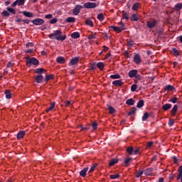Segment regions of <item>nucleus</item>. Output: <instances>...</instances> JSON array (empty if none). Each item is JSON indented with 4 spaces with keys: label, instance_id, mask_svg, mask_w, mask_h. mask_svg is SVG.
Returning a JSON list of instances; mask_svg holds the SVG:
<instances>
[{
    "label": "nucleus",
    "instance_id": "nucleus-1",
    "mask_svg": "<svg viewBox=\"0 0 182 182\" xmlns=\"http://www.w3.org/2000/svg\"><path fill=\"white\" fill-rule=\"evenodd\" d=\"M50 39H56V41H65L66 39V35L62 36V31L57 30L49 36Z\"/></svg>",
    "mask_w": 182,
    "mask_h": 182
},
{
    "label": "nucleus",
    "instance_id": "nucleus-2",
    "mask_svg": "<svg viewBox=\"0 0 182 182\" xmlns=\"http://www.w3.org/2000/svg\"><path fill=\"white\" fill-rule=\"evenodd\" d=\"M28 68H31L32 65H39V60L35 58H28L26 60Z\"/></svg>",
    "mask_w": 182,
    "mask_h": 182
},
{
    "label": "nucleus",
    "instance_id": "nucleus-3",
    "mask_svg": "<svg viewBox=\"0 0 182 182\" xmlns=\"http://www.w3.org/2000/svg\"><path fill=\"white\" fill-rule=\"evenodd\" d=\"M97 6V4L96 3H92V2H87L84 4V8H86L87 9H93Z\"/></svg>",
    "mask_w": 182,
    "mask_h": 182
},
{
    "label": "nucleus",
    "instance_id": "nucleus-4",
    "mask_svg": "<svg viewBox=\"0 0 182 182\" xmlns=\"http://www.w3.org/2000/svg\"><path fill=\"white\" fill-rule=\"evenodd\" d=\"M80 9H83V6L77 5L73 10V15H79L80 14Z\"/></svg>",
    "mask_w": 182,
    "mask_h": 182
},
{
    "label": "nucleus",
    "instance_id": "nucleus-5",
    "mask_svg": "<svg viewBox=\"0 0 182 182\" xmlns=\"http://www.w3.org/2000/svg\"><path fill=\"white\" fill-rule=\"evenodd\" d=\"M32 23L34 25L39 26V25H43V23H45V21H43V19L42 18H36L32 21Z\"/></svg>",
    "mask_w": 182,
    "mask_h": 182
},
{
    "label": "nucleus",
    "instance_id": "nucleus-6",
    "mask_svg": "<svg viewBox=\"0 0 182 182\" xmlns=\"http://www.w3.org/2000/svg\"><path fill=\"white\" fill-rule=\"evenodd\" d=\"M134 62L136 65H140L141 63V57L139 54H136L134 57Z\"/></svg>",
    "mask_w": 182,
    "mask_h": 182
},
{
    "label": "nucleus",
    "instance_id": "nucleus-7",
    "mask_svg": "<svg viewBox=\"0 0 182 182\" xmlns=\"http://www.w3.org/2000/svg\"><path fill=\"white\" fill-rule=\"evenodd\" d=\"M111 28H112V29L115 31V32H118V33L122 32V31H124V29H125L124 26H119V27L112 26Z\"/></svg>",
    "mask_w": 182,
    "mask_h": 182
},
{
    "label": "nucleus",
    "instance_id": "nucleus-8",
    "mask_svg": "<svg viewBox=\"0 0 182 182\" xmlns=\"http://www.w3.org/2000/svg\"><path fill=\"white\" fill-rule=\"evenodd\" d=\"M35 80L38 83H42L43 82V75H38L36 76Z\"/></svg>",
    "mask_w": 182,
    "mask_h": 182
},
{
    "label": "nucleus",
    "instance_id": "nucleus-9",
    "mask_svg": "<svg viewBox=\"0 0 182 182\" xmlns=\"http://www.w3.org/2000/svg\"><path fill=\"white\" fill-rule=\"evenodd\" d=\"M89 170V168L85 167L82 170L80 171V176L81 177H86V173H87V171Z\"/></svg>",
    "mask_w": 182,
    "mask_h": 182
},
{
    "label": "nucleus",
    "instance_id": "nucleus-10",
    "mask_svg": "<svg viewBox=\"0 0 182 182\" xmlns=\"http://www.w3.org/2000/svg\"><path fill=\"white\" fill-rule=\"evenodd\" d=\"M151 173H153V168H148L144 171V174H145V176H151Z\"/></svg>",
    "mask_w": 182,
    "mask_h": 182
},
{
    "label": "nucleus",
    "instance_id": "nucleus-11",
    "mask_svg": "<svg viewBox=\"0 0 182 182\" xmlns=\"http://www.w3.org/2000/svg\"><path fill=\"white\" fill-rule=\"evenodd\" d=\"M112 85L114 86H122L123 82L121 80H117L112 82Z\"/></svg>",
    "mask_w": 182,
    "mask_h": 182
},
{
    "label": "nucleus",
    "instance_id": "nucleus-12",
    "mask_svg": "<svg viewBox=\"0 0 182 182\" xmlns=\"http://www.w3.org/2000/svg\"><path fill=\"white\" fill-rule=\"evenodd\" d=\"M137 73V70H132L129 72L128 75L129 77H134Z\"/></svg>",
    "mask_w": 182,
    "mask_h": 182
},
{
    "label": "nucleus",
    "instance_id": "nucleus-13",
    "mask_svg": "<svg viewBox=\"0 0 182 182\" xmlns=\"http://www.w3.org/2000/svg\"><path fill=\"white\" fill-rule=\"evenodd\" d=\"M71 38L73 39H77L78 38H80V34L79 32H74L71 34Z\"/></svg>",
    "mask_w": 182,
    "mask_h": 182
},
{
    "label": "nucleus",
    "instance_id": "nucleus-14",
    "mask_svg": "<svg viewBox=\"0 0 182 182\" xmlns=\"http://www.w3.org/2000/svg\"><path fill=\"white\" fill-rule=\"evenodd\" d=\"M77 62H79V58H73V59L70 60V65H77Z\"/></svg>",
    "mask_w": 182,
    "mask_h": 182
},
{
    "label": "nucleus",
    "instance_id": "nucleus-15",
    "mask_svg": "<svg viewBox=\"0 0 182 182\" xmlns=\"http://www.w3.org/2000/svg\"><path fill=\"white\" fill-rule=\"evenodd\" d=\"M156 21H148L147 22V26L148 28H154V26H156Z\"/></svg>",
    "mask_w": 182,
    "mask_h": 182
},
{
    "label": "nucleus",
    "instance_id": "nucleus-16",
    "mask_svg": "<svg viewBox=\"0 0 182 182\" xmlns=\"http://www.w3.org/2000/svg\"><path fill=\"white\" fill-rule=\"evenodd\" d=\"M117 163H119V159H113L109 161V166H114V164H117Z\"/></svg>",
    "mask_w": 182,
    "mask_h": 182
},
{
    "label": "nucleus",
    "instance_id": "nucleus-17",
    "mask_svg": "<svg viewBox=\"0 0 182 182\" xmlns=\"http://www.w3.org/2000/svg\"><path fill=\"white\" fill-rule=\"evenodd\" d=\"M78 129H80V132H86V130H89L90 129V127L89 125L86 127H83L82 125L78 127Z\"/></svg>",
    "mask_w": 182,
    "mask_h": 182
},
{
    "label": "nucleus",
    "instance_id": "nucleus-18",
    "mask_svg": "<svg viewBox=\"0 0 182 182\" xmlns=\"http://www.w3.org/2000/svg\"><path fill=\"white\" fill-rule=\"evenodd\" d=\"M56 61L58 62V63H60V64H63L65 63V62H66V60L63 57L57 58Z\"/></svg>",
    "mask_w": 182,
    "mask_h": 182
},
{
    "label": "nucleus",
    "instance_id": "nucleus-19",
    "mask_svg": "<svg viewBox=\"0 0 182 182\" xmlns=\"http://www.w3.org/2000/svg\"><path fill=\"white\" fill-rule=\"evenodd\" d=\"M177 109H178V107L177 105H174L171 112L172 116H176V113H177Z\"/></svg>",
    "mask_w": 182,
    "mask_h": 182
},
{
    "label": "nucleus",
    "instance_id": "nucleus-20",
    "mask_svg": "<svg viewBox=\"0 0 182 182\" xmlns=\"http://www.w3.org/2000/svg\"><path fill=\"white\" fill-rule=\"evenodd\" d=\"M23 15H24V16H27V18H32V16H33V14L28 11H23Z\"/></svg>",
    "mask_w": 182,
    "mask_h": 182
},
{
    "label": "nucleus",
    "instance_id": "nucleus-21",
    "mask_svg": "<svg viewBox=\"0 0 182 182\" xmlns=\"http://www.w3.org/2000/svg\"><path fill=\"white\" fill-rule=\"evenodd\" d=\"M143 106H144V100H139L137 103L136 107L140 109V108L143 107Z\"/></svg>",
    "mask_w": 182,
    "mask_h": 182
},
{
    "label": "nucleus",
    "instance_id": "nucleus-22",
    "mask_svg": "<svg viewBox=\"0 0 182 182\" xmlns=\"http://www.w3.org/2000/svg\"><path fill=\"white\" fill-rule=\"evenodd\" d=\"M162 109H163V110L167 111L169 109H171V105L166 104V105H163Z\"/></svg>",
    "mask_w": 182,
    "mask_h": 182
},
{
    "label": "nucleus",
    "instance_id": "nucleus-23",
    "mask_svg": "<svg viewBox=\"0 0 182 182\" xmlns=\"http://www.w3.org/2000/svg\"><path fill=\"white\" fill-rule=\"evenodd\" d=\"M96 167H97V164H94L88 171L89 174L93 173V171H95L96 169Z\"/></svg>",
    "mask_w": 182,
    "mask_h": 182
},
{
    "label": "nucleus",
    "instance_id": "nucleus-24",
    "mask_svg": "<svg viewBox=\"0 0 182 182\" xmlns=\"http://www.w3.org/2000/svg\"><path fill=\"white\" fill-rule=\"evenodd\" d=\"M5 95L6 99H11V97H12V95L11 94V91H9V90H6Z\"/></svg>",
    "mask_w": 182,
    "mask_h": 182
},
{
    "label": "nucleus",
    "instance_id": "nucleus-25",
    "mask_svg": "<svg viewBox=\"0 0 182 182\" xmlns=\"http://www.w3.org/2000/svg\"><path fill=\"white\" fill-rule=\"evenodd\" d=\"M130 161H132V158H127L124 159V164L125 167H129V164H130Z\"/></svg>",
    "mask_w": 182,
    "mask_h": 182
},
{
    "label": "nucleus",
    "instance_id": "nucleus-26",
    "mask_svg": "<svg viewBox=\"0 0 182 182\" xmlns=\"http://www.w3.org/2000/svg\"><path fill=\"white\" fill-rule=\"evenodd\" d=\"M178 178L177 180H180V178L182 176V166H179L178 168Z\"/></svg>",
    "mask_w": 182,
    "mask_h": 182
},
{
    "label": "nucleus",
    "instance_id": "nucleus-27",
    "mask_svg": "<svg viewBox=\"0 0 182 182\" xmlns=\"http://www.w3.org/2000/svg\"><path fill=\"white\" fill-rule=\"evenodd\" d=\"M65 21L68 23L76 22V18H75L74 17H68L66 18Z\"/></svg>",
    "mask_w": 182,
    "mask_h": 182
},
{
    "label": "nucleus",
    "instance_id": "nucleus-28",
    "mask_svg": "<svg viewBox=\"0 0 182 182\" xmlns=\"http://www.w3.org/2000/svg\"><path fill=\"white\" fill-rule=\"evenodd\" d=\"M134 100L133 99H129L127 100L126 103L127 105H129V106H133V105H134Z\"/></svg>",
    "mask_w": 182,
    "mask_h": 182
},
{
    "label": "nucleus",
    "instance_id": "nucleus-29",
    "mask_svg": "<svg viewBox=\"0 0 182 182\" xmlns=\"http://www.w3.org/2000/svg\"><path fill=\"white\" fill-rule=\"evenodd\" d=\"M55 109V102L52 103L48 109L46 110L47 113H49V112Z\"/></svg>",
    "mask_w": 182,
    "mask_h": 182
},
{
    "label": "nucleus",
    "instance_id": "nucleus-30",
    "mask_svg": "<svg viewBox=\"0 0 182 182\" xmlns=\"http://www.w3.org/2000/svg\"><path fill=\"white\" fill-rule=\"evenodd\" d=\"M97 18L100 20V22H102V21H104L105 19V16L103 15V14H97Z\"/></svg>",
    "mask_w": 182,
    "mask_h": 182
},
{
    "label": "nucleus",
    "instance_id": "nucleus-31",
    "mask_svg": "<svg viewBox=\"0 0 182 182\" xmlns=\"http://www.w3.org/2000/svg\"><path fill=\"white\" fill-rule=\"evenodd\" d=\"M85 23L86 25H87L88 26H93V21H92V20L90 18H88L85 21Z\"/></svg>",
    "mask_w": 182,
    "mask_h": 182
},
{
    "label": "nucleus",
    "instance_id": "nucleus-32",
    "mask_svg": "<svg viewBox=\"0 0 182 182\" xmlns=\"http://www.w3.org/2000/svg\"><path fill=\"white\" fill-rule=\"evenodd\" d=\"M180 9H182V3L175 5V11H180Z\"/></svg>",
    "mask_w": 182,
    "mask_h": 182
},
{
    "label": "nucleus",
    "instance_id": "nucleus-33",
    "mask_svg": "<svg viewBox=\"0 0 182 182\" xmlns=\"http://www.w3.org/2000/svg\"><path fill=\"white\" fill-rule=\"evenodd\" d=\"M131 21H139V16H137V14H132L131 16Z\"/></svg>",
    "mask_w": 182,
    "mask_h": 182
},
{
    "label": "nucleus",
    "instance_id": "nucleus-34",
    "mask_svg": "<svg viewBox=\"0 0 182 182\" xmlns=\"http://www.w3.org/2000/svg\"><path fill=\"white\" fill-rule=\"evenodd\" d=\"M97 66L100 70H103V68H105V63H97Z\"/></svg>",
    "mask_w": 182,
    "mask_h": 182
},
{
    "label": "nucleus",
    "instance_id": "nucleus-35",
    "mask_svg": "<svg viewBox=\"0 0 182 182\" xmlns=\"http://www.w3.org/2000/svg\"><path fill=\"white\" fill-rule=\"evenodd\" d=\"M165 90L170 92L171 90H174V87L173 85H166L165 87Z\"/></svg>",
    "mask_w": 182,
    "mask_h": 182
},
{
    "label": "nucleus",
    "instance_id": "nucleus-36",
    "mask_svg": "<svg viewBox=\"0 0 182 182\" xmlns=\"http://www.w3.org/2000/svg\"><path fill=\"white\" fill-rule=\"evenodd\" d=\"M52 79H53V75H46L45 81L49 82V80H52Z\"/></svg>",
    "mask_w": 182,
    "mask_h": 182
},
{
    "label": "nucleus",
    "instance_id": "nucleus-37",
    "mask_svg": "<svg viewBox=\"0 0 182 182\" xmlns=\"http://www.w3.org/2000/svg\"><path fill=\"white\" fill-rule=\"evenodd\" d=\"M7 11L9 12H10V14H12V15H16V11H15V9L11 8V7H8Z\"/></svg>",
    "mask_w": 182,
    "mask_h": 182
},
{
    "label": "nucleus",
    "instance_id": "nucleus-38",
    "mask_svg": "<svg viewBox=\"0 0 182 182\" xmlns=\"http://www.w3.org/2000/svg\"><path fill=\"white\" fill-rule=\"evenodd\" d=\"M119 177H120L119 173L110 175L111 180H116V178H119Z\"/></svg>",
    "mask_w": 182,
    "mask_h": 182
},
{
    "label": "nucleus",
    "instance_id": "nucleus-39",
    "mask_svg": "<svg viewBox=\"0 0 182 182\" xmlns=\"http://www.w3.org/2000/svg\"><path fill=\"white\" fill-rule=\"evenodd\" d=\"M36 73H43V72H46V70L43 68H37L35 70Z\"/></svg>",
    "mask_w": 182,
    "mask_h": 182
},
{
    "label": "nucleus",
    "instance_id": "nucleus-40",
    "mask_svg": "<svg viewBox=\"0 0 182 182\" xmlns=\"http://www.w3.org/2000/svg\"><path fill=\"white\" fill-rule=\"evenodd\" d=\"M139 6H140V4L139 3H135L133 6H132V10L133 11H137L139 9Z\"/></svg>",
    "mask_w": 182,
    "mask_h": 182
},
{
    "label": "nucleus",
    "instance_id": "nucleus-41",
    "mask_svg": "<svg viewBox=\"0 0 182 182\" xmlns=\"http://www.w3.org/2000/svg\"><path fill=\"white\" fill-rule=\"evenodd\" d=\"M149 113L145 112L142 117V122H146V120H147V119H149Z\"/></svg>",
    "mask_w": 182,
    "mask_h": 182
},
{
    "label": "nucleus",
    "instance_id": "nucleus-42",
    "mask_svg": "<svg viewBox=\"0 0 182 182\" xmlns=\"http://www.w3.org/2000/svg\"><path fill=\"white\" fill-rule=\"evenodd\" d=\"M18 6H22L25 4V0H16Z\"/></svg>",
    "mask_w": 182,
    "mask_h": 182
},
{
    "label": "nucleus",
    "instance_id": "nucleus-43",
    "mask_svg": "<svg viewBox=\"0 0 182 182\" xmlns=\"http://www.w3.org/2000/svg\"><path fill=\"white\" fill-rule=\"evenodd\" d=\"M144 173V172L143 171H138L136 172V178H139V177L143 176V173Z\"/></svg>",
    "mask_w": 182,
    "mask_h": 182
},
{
    "label": "nucleus",
    "instance_id": "nucleus-44",
    "mask_svg": "<svg viewBox=\"0 0 182 182\" xmlns=\"http://www.w3.org/2000/svg\"><path fill=\"white\" fill-rule=\"evenodd\" d=\"M109 112L110 113V114H113V113H116V109H114V108H113L112 107L109 106Z\"/></svg>",
    "mask_w": 182,
    "mask_h": 182
},
{
    "label": "nucleus",
    "instance_id": "nucleus-45",
    "mask_svg": "<svg viewBox=\"0 0 182 182\" xmlns=\"http://www.w3.org/2000/svg\"><path fill=\"white\" fill-rule=\"evenodd\" d=\"M172 52H173L175 56H178V55H180V51H178L177 48H173Z\"/></svg>",
    "mask_w": 182,
    "mask_h": 182
},
{
    "label": "nucleus",
    "instance_id": "nucleus-46",
    "mask_svg": "<svg viewBox=\"0 0 182 182\" xmlns=\"http://www.w3.org/2000/svg\"><path fill=\"white\" fill-rule=\"evenodd\" d=\"M25 136V131H21L17 134V137H23Z\"/></svg>",
    "mask_w": 182,
    "mask_h": 182
},
{
    "label": "nucleus",
    "instance_id": "nucleus-47",
    "mask_svg": "<svg viewBox=\"0 0 182 182\" xmlns=\"http://www.w3.org/2000/svg\"><path fill=\"white\" fill-rule=\"evenodd\" d=\"M111 79H120V75L115 74L110 75Z\"/></svg>",
    "mask_w": 182,
    "mask_h": 182
},
{
    "label": "nucleus",
    "instance_id": "nucleus-48",
    "mask_svg": "<svg viewBox=\"0 0 182 182\" xmlns=\"http://www.w3.org/2000/svg\"><path fill=\"white\" fill-rule=\"evenodd\" d=\"M127 153H129V154H133V151H134L133 147H128L127 149Z\"/></svg>",
    "mask_w": 182,
    "mask_h": 182
},
{
    "label": "nucleus",
    "instance_id": "nucleus-49",
    "mask_svg": "<svg viewBox=\"0 0 182 182\" xmlns=\"http://www.w3.org/2000/svg\"><path fill=\"white\" fill-rule=\"evenodd\" d=\"M64 103H65V106L68 107L70 106V105H73V101H65Z\"/></svg>",
    "mask_w": 182,
    "mask_h": 182
},
{
    "label": "nucleus",
    "instance_id": "nucleus-50",
    "mask_svg": "<svg viewBox=\"0 0 182 182\" xmlns=\"http://www.w3.org/2000/svg\"><path fill=\"white\" fill-rule=\"evenodd\" d=\"M136 108H132L131 111L128 113V116H131V114H134V113H136Z\"/></svg>",
    "mask_w": 182,
    "mask_h": 182
},
{
    "label": "nucleus",
    "instance_id": "nucleus-51",
    "mask_svg": "<svg viewBox=\"0 0 182 182\" xmlns=\"http://www.w3.org/2000/svg\"><path fill=\"white\" fill-rule=\"evenodd\" d=\"M153 144H154V141H149L146 144V149H150V147H151V146H153Z\"/></svg>",
    "mask_w": 182,
    "mask_h": 182
},
{
    "label": "nucleus",
    "instance_id": "nucleus-52",
    "mask_svg": "<svg viewBox=\"0 0 182 182\" xmlns=\"http://www.w3.org/2000/svg\"><path fill=\"white\" fill-rule=\"evenodd\" d=\"M136 89H137V85L136 84L132 85V86L131 87L132 92H136Z\"/></svg>",
    "mask_w": 182,
    "mask_h": 182
},
{
    "label": "nucleus",
    "instance_id": "nucleus-53",
    "mask_svg": "<svg viewBox=\"0 0 182 182\" xmlns=\"http://www.w3.org/2000/svg\"><path fill=\"white\" fill-rule=\"evenodd\" d=\"M1 15H3V16H9V12L8 11H4L2 13H1Z\"/></svg>",
    "mask_w": 182,
    "mask_h": 182
},
{
    "label": "nucleus",
    "instance_id": "nucleus-54",
    "mask_svg": "<svg viewBox=\"0 0 182 182\" xmlns=\"http://www.w3.org/2000/svg\"><path fill=\"white\" fill-rule=\"evenodd\" d=\"M122 18H123V19H129V14L123 13Z\"/></svg>",
    "mask_w": 182,
    "mask_h": 182
},
{
    "label": "nucleus",
    "instance_id": "nucleus-55",
    "mask_svg": "<svg viewBox=\"0 0 182 182\" xmlns=\"http://www.w3.org/2000/svg\"><path fill=\"white\" fill-rule=\"evenodd\" d=\"M139 153H140V149L137 148L135 150L134 149L132 154L136 155V154H139Z\"/></svg>",
    "mask_w": 182,
    "mask_h": 182
},
{
    "label": "nucleus",
    "instance_id": "nucleus-56",
    "mask_svg": "<svg viewBox=\"0 0 182 182\" xmlns=\"http://www.w3.org/2000/svg\"><path fill=\"white\" fill-rule=\"evenodd\" d=\"M92 127H93L94 130H96L97 129V122H93L92 124Z\"/></svg>",
    "mask_w": 182,
    "mask_h": 182
},
{
    "label": "nucleus",
    "instance_id": "nucleus-57",
    "mask_svg": "<svg viewBox=\"0 0 182 182\" xmlns=\"http://www.w3.org/2000/svg\"><path fill=\"white\" fill-rule=\"evenodd\" d=\"M7 68H12V66H14V62L12 61H9L8 63H7Z\"/></svg>",
    "mask_w": 182,
    "mask_h": 182
},
{
    "label": "nucleus",
    "instance_id": "nucleus-58",
    "mask_svg": "<svg viewBox=\"0 0 182 182\" xmlns=\"http://www.w3.org/2000/svg\"><path fill=\"white\" fill-rule=\"evenodd\" d=\"M53 16V15H52V14H47L45 16V18L46 19H52Z\"/></svg>",
    "mask_w": 182,
    "mask_h": 182
},
{
    "label": "nucleus",
    "instance_id": "nucleus-59",
    "mask_svg": "<svg viewBox=\"0 0 182 182\" xmlns=\"http://www.w3.org/2000/svg\"><path fill=\"white\" fill-rule=\"evenodd\" d=\"M56 22H58V18H53L50 20V23L53 24V23H56Z\"/></svg>",
    "mask_w": 182,
    "mask_h": 182
},
{
    "label": "nucleus",
    "instance_id": "nucleus-60",
    "mask_svg": "<svg viewBox=\"0 0 182 182\" xmlns=\"http://www.w3.org/2000/svg\"><path fill=\"white\" fill-rule=\"evenodd\" d=\"M177 97H173V99L170 100V102H171L172 103H177Z\"/></svg>",
    "mask_w": 182,
    "mask_h": 182
},
{
    "label": "nucleus",
    "instance_id": "nucleus-61",
    "mask_svg": "<svg viewBox=\"0 0 182 182\" xmlns=\"http://www.w3.org/2000/svg\"><path fill=\"white\" fill-rule=\"evenodd\" d=\"M26 48H32L33 47V43H28L26 45Z\"/></svg>",
    "mask_w": 182,
    "mask_h": 182
},
{
    "label": "nucleus",
    "instance_id": "nucleus-62",
    "mask_svg": "<svg viewBox=\"0 0 182 182\" xmlns=\"http://www.w3.org/2000/svg\"><path fill=\"white\" fill-rule=\"evenodd\" d=\"M135 78L137 80H140L141 79V76L139 74H136L135 75Z\"/></svg>",
    "mask_w": 182,
    "mask_h": 182
},
{
    "label": "nucleus",
    "instance_id": "nucleus-63",
    "mask_svg": "<svg viewBox=\"0 0 182 182\" xmlns=\"http://www.w3.org/2000/svg\"><path fill=\"white\" fill-rule=\"evenodd\" d=\"M96 38V35L93 34L88 36V39H95Z\"/></svg>",
    "mask_w": 182,
    "mask_h": 182
},
{
    "label": "nucleus",
    "instance_id": "nucleus-64",
    "mask_svg": "<svg viewBox=\"0 0 182 182\" xmlns=\"http://www.w3.org/2000/svg\"><path fill=\"white\" fill-rule=\"evenodd\" d=\"M174 124V119H171L169 120V126H173Z\"/></svg>",
    "mask_w": 182,
    "mask_h": 182
}]
</instances>
